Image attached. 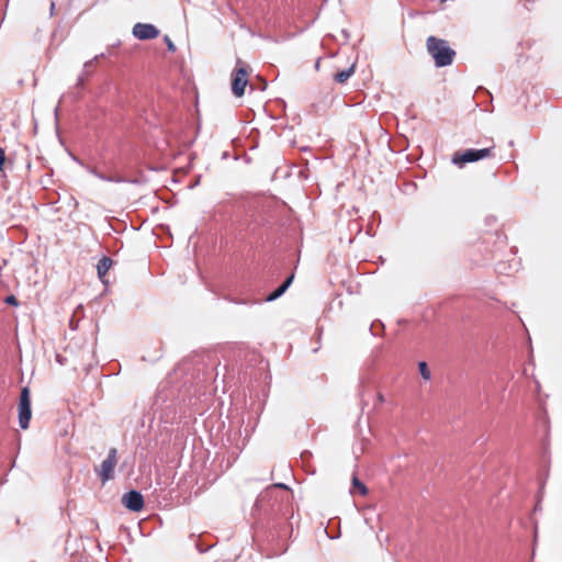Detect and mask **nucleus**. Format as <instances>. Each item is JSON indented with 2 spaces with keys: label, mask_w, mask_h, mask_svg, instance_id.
I'll return each instance as SVG.
<instances>
[{
  "label": "nucleus",
  "mask_w": 562,
  "mask_h": 562,
  "mask_svg": "<svg viewBox=\"0 0 562 562\" xmlns=\"http://www.w3.org/2000/svg\"><path fill=\"white\" fill-rule=\"evenodd\" d=\"M426 47L437 67H446L453 63L456 52L449 46L447 41L429 36L426 41Z\"/></svg>",
  "instance_id": "1"
},
{
  "label": "nucleus",
  "mask_w": 562,
  "mask_h": 562,
  "mask_svg": "<svg viewBox=\"0 0 562 562\" xmlns=\"http://www.w3.org/2000/svg\"><path fill=\"white\" fill-rule=\"evenodd\" d=\"M249 67L247 64L237 60L236 67L232 74V91L235 97H241L248 83Z\"/></svg>",
  "instance_id": "2"
},
{
  "label": "nucleus",
  "mask_w": 562,
  "mask_h": 562,
  "mask_svg": "<svg viewBox=\"0 0 562 562\" xmlns=\"http://www.w3.org/2000/svg\"><path fill=\"white\" fill-rule=\"evenodd\" d=\"M491 155L492 148L467 149L464 151H456L452 156V162L459 168H462L465 164L487 158Z\"/></svg>",
  "instance_id": "3"
},
{
  "label": "nucleus",
  "mask_w": 562,
  "mask_h": 562,
  "mask_svg": "<svg viewBox=\"0 0 562 562\" xmlns=\"http://www.w3.org/2000/svg\"><path fill=\"white\" fill-rule=\"evenodd\" d=\"M19 424L22 429H27L32 417L31 397L27 387H23L19 401Z\"/></svg>",
  "instance_id": "4"
},
{
  "label": "nucleus",
  "mask_w": 562,
  "mask_h": 562,
  "mask_svg": "<svg viewBox=\"0 0 562 562\" xmlns=\"http://www.w3.org/2000/svg\"><path fill=\"white\" fill-rule=\"evenodd\" d=\"M117 464V451L115 448L110 449L108 457L102 461L100 467L95 470L102 483H105L114 477V469Z\"/></svg>",
  "instance_id": "5"
},
{
  "label": "nucleus",
  "mask_w": 562,
  "mask_h": 562,
  "mask_svg": "<svg viewBox=\"0 0 562 562\" xmlns=\"http://www.w3.org/2000/svg\"><path fill=\"white\" fill-rule=\"evenodd\" d=\"M132 33L136 38L145 41L156 38L159 35V30L153 24L136 23Z\"/></svg>",
  "instance_id": "6"
},
{
  "label": "nucleus",
  "mask_w": 562,
  "mask_h": 562,
  "mask_svg": "<svg viewBox=\"0 0 562 562\" xmlns=\"http://www.w3.org/2000/svg\"><path fill=\"white\" fill-rule=\"evenodd\" d=\"M122 502L125 505V507H127L128 509H131L133 512H137V510L142 509V507L144 505V499H143L142 494L136 491H131V492L126 493L123 496Z\"/></svg>",
  "instance_id": "7"
},
{
  "label": "nucleus",
  "mask_w": 562,
  "mask_h": 562,
  "mask_svg": "<svg viewBox=\"0 0 562 562\" xmlns=\"http://www.w3.org/2000/svg\"><path fill=\"white\" fill-rule=\"evenodd\" d=\"M294 276H290L280 286H278L269 296L268 301H273L280 297L293 281Z\"/></svg>",
  "instance_id": "8"
},
{
  "label": "nucleus",
  "mask_w": 562,
  "mask_h": 562,
  "mask_svg": "<svg viewBox=\"0 0 562 562\" xmlns=\"http://www.w3.org/2000/svg\"><path fill=\"white\" fill-rule=\"evenodd\" d=\"M350 493L352 495H361L364 496L368 493L367 486L356 476H352V485L350 488Z\"/></svg>",
  "instance_id": "9"
},
{
  "label": "nucleus",
  "mask_w": 562,
  "mask_h": 562,
  "mask_svg": "<svg viewBox=\"0 0 562 562\" xmlns=\"http://www.w3.org/2000/svg\"><path fill=\"white\" fill-rule=\"evenodd\" d=\"M112 266V260L109 257H103L97 266L98 276L104 282L103 278Z\"/></svg>",
  "instance_id": "10"
},
{
  "label": "nucleus",
  "mask_w": 562,
  "mask_h": 562,
  "mask_svg": "<svg viewBox=\"0 0 562 562\" xmlns=\"http://www.w3.org/2000/svg\"><path fill=\"white\" fill-rule=\"evenodd\" d=\"M355 72V65L350 68L339 71L335 75V81L338 83H345Z\"/></svg>",
  "instance_id": "11"
},
{
  "label": "nucleus",
  "mask_w": 562,
  "mask_h": 562,
  "mask_svg": "<svg viewBox=\"0 0 562 562\" xmlns=\"http://www.w3.org/2000/svg\"><path fill=\"white\" fill-rule=\"evenodd\" d=\"M418 369H419V373L420 375L425 379V380H429L430 379V371L427 367V363L426 362H419L418 364Z\"/></svg>",
  "instance_id": "12"
},
{
  "label": "nucleus",
  "mask_w": 562,
  "mask_h": 562,
  "mask_svg": "<svg viewBox=\"0 0 562 562\" xmlns=\"http://www.w3.org/2000/svg\"><path fill=\"white\" fill-rule=\"evenodd\" d=\"M330 529L324 528L323 533L329 539H337L340 537V529H331L334 533L329 532Z\"/></svg>",
  "instance_id": "13"
},
{
  "label": "nucleus",
  "mask_w": 562,
  "mask_h": 562,
  "mask_svg": "<svg viewBox=\"0 0 562 562\" xmlns=\"http://www.w3.org/2000/svg\"><path fill=\"white\" fill-rule=\"evenodd\" d=\"M105 181H109V182H121L122 178L120 176H117V175H109V176H106Z\"/></svg>",
  "instance_id": "14"
},
{
  "label": "nucleus",
  "mask_w": 562,
  "mask_h": 562,
  "mask_svg": "<svg viewBox=\"0 0 562 562\" xmlns=\"http://www.w3.org/2000/svg\"><path fill=\"white\" fill-rule=\"evenodd\" d=\"M90 172H91L92 175H94L97 178H99L100 180L105 181L106 175H104V173L100 172L99 170H97V169H94V168H93V169H91V170H90Z\"/></svg>",
  "instance_id": "15"
},
{
  "label": "nucleus",
  "mask_w": 562,
  "mask_h": 562,
  "mask_svg": "<svg viewBox=\"0 0 562 562\" xmlns=\"http://www.w3.org/2000/svg\"><path fill=\"white\" fill-rule=\"evenodd\" d=\"M99 58V56H95L93 59H90L88 61L85 63V72L88 74L89 72V66H93L94 61Z\"/></svg>",
  "instance_id": "16"
},
{
  "label": "nucleus",
  "mask_w": 562,
  "mask_h": 562,
  "mask_svg": "<svg viewBox=\"0 0 562 562\" xmlns=\"http://www.w3.org/2000/svg\"><path fill=\"white\" fill-rule=\"evenodd\" d=\"M5 303L10 305H18V300L14 295H9L5 297Z\"/></svg>",
  "instance_id": "17"
},
{
  "label": "nucleus",
  "mask_w": 562,
  "mask_h": 562,
  "mask_svg": "<svg viewBox=\"0 0 562 562\" xmlns=\"http://www.w3.org/2000/svg\"><path fill=\"white\" fill-rule=\"evenodd\" d=\"M5 161L4 150L0 147V170H3V165Z\"/></svg>",
  "instance_id": "18"
},
{
  "label": "nucleus",
  "mask_w": 562,
  "mask_h": 562,
  "mask_svg": "<svg viewBox=\"0 0 562 562\" xmlns=\"http://www.w3.org/2000/svg\"><path fill=\"white\" fill-rule=\"evenodd\" d=\"M165 41L167 43V46H168L169 50H171V52L176 50L175 44L170 41V38L168 36H166Z\"/></svg>",
  "instance_id": "19"
},
{
  "label": "nucleus",
  "mask_w": 562,
  "mask_h": 562,
  "mask_svg": "<svg viewBox=\"0 0 562 562\" xmlns=\"http://www.w3.org/2000/svg\"><path fill=\"white\" fill-rule=\"evenodd\" d=\"M82 83H83V79H82V77H79V79H78V83H77V85H78V86H81Z\"/></svg>",
  "instance_id": "20"
},
{
  "label": "nucleus",
  "mask_w": 562,
  "mask_h": 562,
  "mask_svg": "<svg viewBox=\"0 0 562 562\" xmlns=\"http://www.w3.org/2000/svg\"><path fill=\"white\" fill-rule=\"evenodd\" d=\"M335 519H336V518L329 519V520L327 521V527H328L329 525H331V524H333V521H334Z\"/></svg>",
  "instance_id": "21"
}]
</instances>
